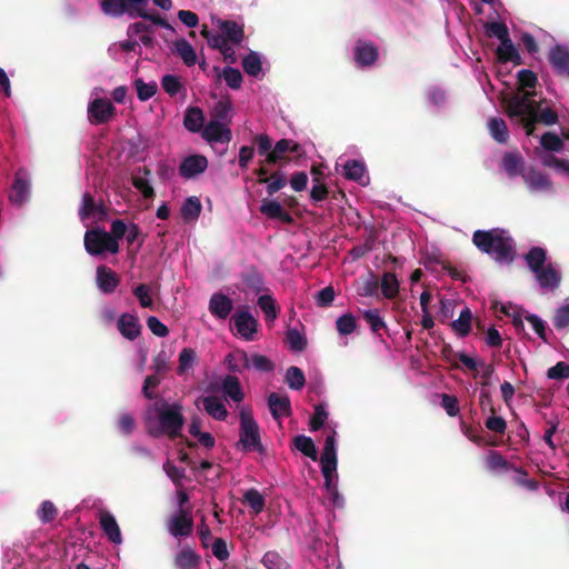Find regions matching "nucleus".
Wrapping results in <instances>:
<instances>
[{"label":"nucleus","mask_w":569,"mask_h":569,"mask_svg":"<svg viewBox=\"0 0 569 569\" xmlns=\"http://www.w3.org/2000/svg\"><path fill=\"white\" fill-rule=\"evenodd\" d=\"M242 280L247 287L254 290H260L263 284V277L256 267L248 268L242 274Z\"/></svg>","instance_id":"603ef678"},{"label":"nucleus","mask_w":569,"mask_h":569,"mask_svg":"<svg viewBox=\"0 0 569 569\" xmlns=\"http://www.w3.org/2000/svg\"><path fill=\"white\" fill-rule=\"evenodd\" d=\"M243 503L248 505L256 515L262 512L266 507L264 497L254 488L248 489L244 492Z\"/></svg>","instance_id":"58836bf2"},{"label":"nucleus","mask_w":569,"mask_h":569,"mask_svg":"<svg viewBox=\"0 0 569 569\" xmlns=\"http://www.w3.org/2000/svg\"><path fill=\"white\" fill-rule=\"evenodd\" d=\"M232 321L237 332L247 341L253 340V335L257 332L258 321L248 310H240L233 315Z\"/></svg>","instance_id":"1a4fd4ad"},{"label":"nucleus","mask_w":569,"mask_h":569,"mask_svg":"<svg viewBox=\"0 0 569 569\" xmlns=\"http://www.w3.org/2000/svg\"><path fill=\"white\" fill-rule=\"evenodd\" d=\"M132 186L141 192L143 198L146 199H152L154 197V190L149 183L148 179L140 177V176H133L132 177Z\"/></svg>","instance_id":"774afa93"},{"label":"nucleus","mask_w":569,"mask_h":569,"mask_svg":"<svg viewBox=\"0 0 569 569\" xmlns=\"http://www.w3.org/2000/svg\"><path fill=\"white\" fill-rule=\"evenodd\" d=\"M336 326L340 335L348 336L356 330L357 321L351 313H346L337 319Z\"/></svg>","instance_id":"13d9d810"},{"label":"nucleus","mask_w":569,"mask_h":569,"mask_svg":"<svg viewBox=\"0 0 569 569\" xmlns=\"http://www.w3.org/2000/svg\"><path fill=\"white\" fill-rule=\"evenodd\" d=\"M167 529L173 537H188L193 531V519L189 510H179L167 522Z\"/></svg>","instance_id":"0eeeda50"},{"label":"nucleus","mask_w":569,"mask_h":569,"mask_svg":"<svg viewBox=\"0 0 569 569\" xmlns=\"http://www.w3.org/2000/svg\"><path fill=\"white\" fill-rule=\"evenodd\" d=\"M202 137L208 142L229 143L232 138V133L231 130L220 121L211 120L203 128Z\"/></svg>","instance_id":"2eb2a0df"},{"label":"nucleus","mask_w":569,"mask_h":569,"mask_svg":"<svg viewBox=\"0 0 569 569\" xmlns=\"http://www.w3.org/2000/svg\"><path fill=\"white\" fill-rule=\"evenodd\" d=\"M37 515L42 523H49V522H52L57 518L58 509L56 508V506L53 505L52 501L44 500L41 503Z\"/></svg>","instance_id":"bf43d9fd"},{"label":"nucleus","mask_w":569,"mask_h":569,"mask_svg":"<svg viewBox=\"0 0 569 569\" xmlns=\"http://www.w3.org/2000/svg\"><path fill=\"white\" fill-rule=\"evenodd\" d=\"M161 86L170 97L176 96L182 88L179 77L174 74L163 76L161 80Z\"/></svg>","instance_id":"69168bd1"},{"label":"nucleus","mask_w":569,"mask_h":569,"mask_svg":"<svg viewBox=\"0 0 569 569\" xmlns=\"http://www.w3.org/2000/svg\"><path fill=\"white\" fill-rule=\"evenodd\" d=\"M328 419V412L326 410V406L323 403H318L315 406V412L310 418V430L311 431H318L320 430L326 420Z\"/></svg>","instance_id":"6e6d98bb"},{"label":"nucleus","mask_w":569,"mask_h":569,"mask_svg":"<svg viewBox=\"0 0 569 569\" xmlns=\"http://www.w3.org/2000/svg\"><path fill=\"white\" fill-rule=\"evenodd\" d=\"M540 144L545 150L558 152L563 148V141L553 132H546L540 138Z\"/></svg>","instance_id":"4d7b16f0"},{"label":"nucleus","mask_w":569,"mask_h":569,"mask_svg":"<svg viewBox=\"0 0 569 569\" xmlns=\"http://www.w3.org/2000/svg\"><path fill=\"white\" fill-rule=\"evenodd\" d=\"M549 62L560 74L569 76V49L557 44L549 52Z\"/></svg>","instance_id":"4be33fe9"},{"label":"nucleus","mask_w":569,"mask_h":569,"mask_svg":"<svg viewBox=\"0 0 569 569\" xmlns=\"http://www.w3.org/2000/svg\"><path fill=\"white\" fill-rule=\"evenodd\" d=\"M98 207L91 193L84 192L82 196V204L79 209V217L82 221L88 220L96 211Z\"/></svg>","instance_id":"680f3d73"},{"label":"nucleus","mask_w":569,"mask_h":569,"mask_svg":"<svg viewBox=\"0 0 569 569\" xmlns=\"http://www.w3.org/2000/svg\"><path fill=\"white\" fill-rule=\"evenodd\" d=\"M149 1L150 0H123L127 14L131 18H141L148 9Z\"/></svg>","instance_id":"052dcab7"},{"label":"nucleus","mask_w":569,"mask_h":569,"mask_svg":"<svg viewBox=\"0 0 569 569\" xmlns=\"http://www.w3.org/2000/svg\"><path fill=\"white\" fill-rule=\"evenodd\" d=\"M133 84L140 101H147L151 99L158 90V86L154 81L147 83L140 78L136 79Z\"/></svg>","instance_id":"09e8293b"},{"label":"nucleus","mask_w":569,"mask_h":569,"mask_svg":"<svg viewBox=\"0 0 569 569\" xmlns=\"http://www.w3.org/2000/svg\"><path fill=\"white\" fill-rule=\"evenodd\" d=\"M201 402L206 412L213 419L219 421L227 419L228 410L221 399L213 396H207L202 397Z\"/></svg>","instance_id":"b1692460"},{"label":"nucleus","mask_w":569,"mask_h":569,"mask_svg":"<svg viewBox=\"0 0 569 569\" xmlns=\"http://www.w3.org/2000/svg\"><path fill=\"white\" fill-rule=\"evenodd\" d=\"M522 177L528 187L533 190L547 189L550 184L548 178L542 172L535 169L522 173Z\"/></svg>","instance_id":"4c0bfd02"},{"label":"nucleus","mask_w":569,"mask_h":569,"mask_svg":"<svg viewBox=\"0 0 569 569\" xmlns=\"http://www.w3.org/2000/svg\"><path fill=\"white\" fill-rule=\"evenodd\" d=\"M259 308L263 311L267 322H273L278 316V308L274 299L269 295H262L257 301Z\"/></svg>","instance_id":"37998d69"},{"label":"nucleus","mask_w":569,"mask_h":569,"mask_svg":"<svg viewBox=\"0 0 569 569\" xmlns=\"http://www.w3.org/2000/svg\"><path fill=\"white\" fill-rule=\"evenodd\" d=\"M268 406L274 420L292 415L291 401L287 395L271 392L268 397Z\"/></svg>","instance_id":"f3484780"},{"label":"nucleus","mask_w":569,"mask_h":569,"mask_svg":"<svg viewBox=\"0 0 569 569\" xmlns=\"http://www.w3.org/2000/svg\"><path fill=\"white\" fill-rule=\"evenodd\" d=\"M261 562L267 569H290V565L277 551H267Z\"/></svg>","instance_id":"de8ad7c7"},{"label":"nucleus","mask_w":569,"mask_h":569,"mask_svg":"<svg viewBox=\"0 0 569 569\" xmlns=\"http://www.w3.org/2000/svg\"><path fill=\"white\" fill-rule=\"evenodd\" d=\"M539 287L542 290L555 291L561 283V272L552 264L548 263L546 267L535 272Z\"/></svg>","instance_id":"9b49d317"},{"label":"nucleus","mask_w":569,"mask_h":569,"mask_svg":"<svg viewBox=\"0 0 569 569\" xmlns=\"http://www.w3.org/2000/svg\"><path fill=\"white\" fill-rule=\"evenodd\" d=\"M486 34L490 38L495 37L500 42L509 38V30L503 22H488L485 24Z\"/></svg>","instance_id":"5fc2aeb1"},{"label":"nucleus","mask_w":569,"mask_h":569,"mask_svg":"<svg viewBox=\"0 0 569 569\" xmlns=\"http://www.w3.org/2000/svg\"><path fill=\"white\" fill-rule=\"evenodd\" d=\"M200 562L201 556L190 547H184L173 558L176 569H199Z\"/></svg>","instance_id":"412c9836"},{"label":"nucleus","mask_w":569,"mask_h":569,"mask_svg":"<svg viewBox=\"0 0 569 569\" xmlns=\"http://www.w3.org/2000/svg\"><path fill=\"white\" fill-rule=\"evenodd\" d=\"M379 287H381V292L387 299H395L399 293V281L395 273L385 272L381 281L379 282Z\"/></svg>","instance_id":"f704fd0d"},{"label":"nucleus","mask_w":569,"mask_h":569,"mask_svg":"<svg viewBox=\"0 0 569 569\" xmlns=\"http://www.w3.org/2000/svg\"><path fill=\"white\" fill-rule=\"evenodd\" d=\"M536 91L512 93L505 99L506 112L510 119H518L526 133L531 136L537 121L538 106L535 101Z\"/></svg>","instance_id":"f03ea898"},{"label":"nucleus","mask_w":569,"mask_h":569,"mask_svg":"<svg viewBox=\"0 0 569 569\" xmlns=\"http://www.w3.org/2000/svg\"><path fill=\"white\" fill-rule=\"evenodd\" d=\"M287 152H292L300 156L301 146L290 139L278 140L271 152L267 154V158L264 159L266 164H277L282 160L288 161L289 159L286 157Z\"/></svg>","instance_id":"6e6552de"},{"label":"nucleus","mask_w":569,"mask_h":569,"mask_svg":"<svg viewBox=\"0 0 569 569\" xmlns=\"http://www.w3.org/2000/svg\"><path fill=\"white\" fill-rule=\"evenodd\" d=\"M242 68L248 76L258 77L262 71L260 56L254 51L244 56L242 59Z\"/></svg>","instance_id":"79ce46f5"},{"label":"nucleus","mask_w":569,"mask_h":569,"mask_svg":"<svg viewBox=\"0 0 569 569\" xmlns=\"http://www.w3.org/2000/svg\"><path fill=\"white\" fill-rule=\"evenodd\" d=\"M472 312L468 307H465L459 318L451 322V328L459 337H467L471 330Z\"/></svg>","instance_id":"473e14b6"},{"label":"nucleus","mask_w":569,"mask_h":569,"mask_svg":"<svg viewBox=\"0 0 569 569\" xmlns=\"http://www.w3.org/2000/svg\"><path fill=\"white\" fill-rule=\"evenodd\" d=\"M84 248L91 256H99L106 251L117 253L119 251V243L111 237L109 232L103 229L94 228L87 230L84 233Z\"/></svg>","instance_id":"39448f33"},{"label":"nucleus","mask_w":569,"mask_h":569,"mask_svg":"<svg viewBox=\"0 0 569 569\" xmlns=\"http://www.w3.org/2000/svg\"><path fill=\"white\" fill-rule=\"evenodd\" d=\"M288 182L287 176L282 170H276L269 176L266 183V191L268 196H273L281 190Z\"/></svg>","instance_id":"a18cd8bd"},{"label":"nucleus","mask_w":569,"mask_h":569,"mask_svg":"<svg viewBox=\"0 0 569 569\" xmlns=\"http://www.w3.org/2000/svg\"><path fill=\"white\" fill-rule=\"evenodd\" d=\"M512 470H515L518 475L515 478V482L530 491H535L539 487V482L531 478H528V472L522 468H516L513 467Z\"/></svg>","instance_id":"0e129e2a"},{"label":"nucleus","mask_w":569,"mask_h":569,"mask_svg":"<svg viewBox=\"0 0 569 569\" xmlns=\"http://www.w3.org/2000/svg\"><path fill=\"white\" fill-rule=\"evenodd\" d=\"M99 525L103 533L113 543H121L122 536L114 516L108 510H101L98 516Z\"/></svg>","instance_id":"dca6fc26"},{"label":"nucleus","mask_w":569,"mask_h":569,"mask_svg":"<svg viewBox=\"0 0 569 569\" xmlns=\"http://www.w3.org/2000/svg\"><path fill=\"white\" fill-rule=\"evenodd\" d=\"M238 446L246 452L263 451L260 439L259 426L250 413L242 411L240 413V439Z\"/></svg>","instance_id":"20e7f679"},{"label":"nucleus","mask_w":569,"mask_h":569,"mask_svg":"<svg viewBox=\"0 0 569 569\" xmlns=\"http://www.w3.org/2000/svg\"><path fill=\"white\" fill-rule=\"evenodd\" d=\"M518 79V91L516 93H525L535 89L538 82L537 74L528 69H522L517 74Z\"/></svg>","instance_id":"ea45409f"},{"label":"nucleus","mask_w":569,"mask_h":569,"mask_svg":"<svg viewBox=\"0 0 569 569\" xmlns=\"http://www.w3.org/2000/svg\"><path fill=\"white\" fill-rule=\"evenodd\" d=\"M362 317L366 320V322L369 325L371 331L373 333H379L381 329L386 328V322L380 316V312L378 309H368L362 311Z\"/></svg>","instance_id":"8fccbe9b"},{"label":"nucleus","mask_w":569,"mask_h":569,"mask_svg":"<svg viewBox=\"0 0 569 569\" xmlns=\"http://www.w3.org/2000/svg\"><path fill=\"white\" fill-rule=\"evenodd\" d=\"M259 211L270 220H279L287 224L295 222L293 217L277 200L262 199Z\"/></svg>","instance_id":"4468645a"},{"label":"nucleus","mask_w":569,"mask_h":569,"mask_svg":"<svg viewBox=\"0 0 569 569\" xmlns=\"http://www.w3.org/2000/svg\"><path fill=\"white\" fill-rule=\"evenodd\" d=\"M293 448L313 461L318 460V451L313 440L305 435L296 436L292 439Z\"/></svg>","instance_id":"7c9ffc66"},{"label":"nucleus","mask_w":569,"mask_h":569,"mask_svg":"<svg viewBox=\"0 0 569 569\" xmlns=\"http://www.w3.org/2000/svg\"><path fill=\"white\" fill-rule=\"evenodd\" d=\"M503 170L509 177H516L522 174L523 161L518 153L507 152L502 157L501 161Z\"/></svg>","instance_id":"72a5a7b5"},{"label":"nucleus","mask_w":569,"mask_h":569,"mask_svg":"<svg viewBox=\"0 0 569 569\" xmlns=\"http://www.w3.org/2000/svg\"><path fill=\"white\" fill-rule=\"evenodd\" d=\"M178 375H183L191 369L197 362V353L192 348H183L179 353Z\"/></svg>","instance_id":"c03bdc74"},{"label":"nucleus","mask_w":569,"mask_h":569,"mask_svg":"<svg viewBox=\"0 0 569 569\" xmlns=\"http://www.w3.org/2000/svg\"><path fill=\"white\" fill-rule=\"evenodd\" d=\"M233 309L232 300L223 293H213L209 301V311L219 319H227Z\"/></svg>","instance_id":"aec40b11"},{"label":"nucleus","mask_w":569,"mask_h":569,"mask_svg":"<svg viewBox=\"0 0 569 569\" xmlns=\"http://www.w3.org/2000/svg\"><path fill=\"white\" fill-rule=\"evenodd\" d=\"M523 258L528 268L533 273L547 266V251L541 247L530 248Z\"/></svg>","instance_id":"cd10ccee"},{"label":"nucleus","mask_w":569,"mask_h":569,"mask_svg":"<svg viewBox=\"0 0 569 569\" xmlns=\"http://www.w3.org/2000/svg\"><path fill=\"white\" fill-rule=\"evenodd\" d=\"M101 10L110 17H121L127 13L123 0H101Z\"/></svg>","instance_id":"3c124183"},{"label":"nucleus","mask_w":569,"mask_h":569,"mask_svg":"<svg viewBox=\"0 0 569 569\" xmlns=\"http://www.w3.org/2000/svg\"><path fill=\"white\" fill-rule=\"evenodd\" d=\"M218 79L223 78L227 86L232 90H238L242 86L243 77L240 70L232 68V67H226L220 72V69L218 67L213 68Z\"/></svg>","instance_id":"2f4dec72"},{"label":"nucleus","mask_w":569,"mask_h":569,"mask_svg":"<svg viewBox=\"0 0 569 569\" xmlns=\"http://www.w3.org/2000/svg\"><path fill=\"white\" fill-rule=\"evenodd\" d=\"M218 28L226 38V43L238 46L246 37L243 26L234 20H219Z\"/></svg>","instance_id":"6ab92c4d"},{"label":"nucleus","mask_w":569,"mask_h":569,"mask_svg":"<svg viewBox=\"0 0 569 569\" xmlns=\"http://www.w3.org/2000/svg\"><path fill=\"white\" fill-rule=\"evenodd\" d=\"M473 244L491 256L499 263H512L516 258L513 239L502 229L476 230L472 234Z\"/></svg>","instance_id":"f257e3e1"},{"label":"nucleus","mask_w":569,"mask_h":569,"mask_svg":"<svg viewBox=\"0 0 569 569\" xmlns=\"http://www.w3.org/2000/svg\"><path fill=\"white\" fill-rule=\"evenodd\" d=\"M181 410L182 407L179 403L168 405L163 402L158 415L160 430H150V435L158 437L160 433H164L172 439L179 437L184 425Z\"/></svg>","instance_id":"7ed1b4c3"},{"label":"nucleus","mask_w":569,"mask_h":569,"mask_svg":"<svg viewBox=\"0 0 569 569\" xmlns=\"http://www.w3.org/2000/svg\"><path fill=\"white\" fill-rule=\"evenodd\" d=\"M117 328L121 336L130 341L136 340L141 333V325L138 317L128 312L119 317Z\"/></svg>","instance_id":"a211bd4d"},{"label":"nucleus","mask_w":569,"mask_h":569,"mask_svg":"<svg viewBox=\"0 0 569 569\" xmlns=\"http://www.w3.org/2000/svg\"><path fill=\"white\" fill-rule=\"evenodd\" d=\"M366 173V166L360 160H348L343 164V176L348 180L361 182Z\"/></svg>","instance_id":"c9c22d12"},{"label":"nucleus","mask_w":569,"mask_h":569,"mask_svg":"<svg viewBox=\"0 0 569 569\" xmlns=\"http://www.w3.org/2000/svg\"><path fill=\"white\" fill-rule=\"evenodd\" d=\"M96 282L101 292L110 295L120 283V277L111 268L101 264L97 267Z\"/></svg>","instance_id":"ddd939ff"},{"label":"nucleus","mask_w":569,"mask_h":569,"mask_svg":"<svg viewBox=\"0 0 569 569\" xmlns=\"http://www.w3.org/2000/svg\"><path fill=\"white\" fill-rule=\"evenodd\" d=\"M486 465L489 470H510L513 467L510 462L498 451H489L486 458Z\"/></svg>","instance_id":"49530a36"},{"label":"nucleus","mask_w":569,"mask_h":569,"mask_svg":"<svg viewBox=\"0 0 569 569\" xmlns=\"http://www.w3.org/2000/svg\"><path fill=\"white\" fill-rule=\"evenodd\" d=\"M320 461H338L335 430H332L331 433L326 437Z\"/></svg>","instance_id":"864d4df0"},{"label":"nucleus","mask_w":569,"mask_h":569,"mask_svg":"<svg viewBox=\"0 0 569 569\" xmlns=\"http://www.w3.org/2000/svg\"><path fill=\"white\" fill-rule=\"evenodd\" d=\"M204 114L198 107H189L183 118L184 127L191 132H199L203 128Z\"/></svg>","instance_id":"c85d7f7f"},{"label":"nucleus","mask_w":569,"mask_h":569,"mask_svg":"<svg viewBox=\"0 0 569 569\" xmlns=\"http://www.w3.org/2000/svg\"><path fill=\"white\" fill-rule=\"evenodd\" d=\"M173 52L181 58L187 67H192L197 63L196 50L184 38L173 42Z\"/></svg>","instance_id":"bb28decb"},{"label":"nucleus","mask_w":569,"mask_h":569,"mask_svg":"<svg viewBox=\"0 0 569 569\" xmlns=\"http://www.w3.org/2000/svg\"><path fill=\"white\" fill-rule=\"evenodd\" d=\"M284 381L290 389L300 390L306 385V377L300 368L291 366L287 369Z\"/></svg>","instance_id":"a19ab883"},{"label":"nucleus","mask_w":569,"mask_h":569,"mask_svg":"<svg viewBox=\"0 0 569 569\" xmlns=\"http://www.w3.org/2000/svg\"><path fill=\"white\" fill-rule=\"evenodd\" d=\"M221 389L226 397L237 403L241 402L244 398L240 381L236 376L227 375L221 380Z\"/></svg>","instance_id":"a878e982"},{"label":"nucleus","mask_w":569,"mask_h":569,"mask_svg":"<svg viewBox=\"0 0 569 569\" xmlns=\"http://www.w3.org/2000/svg\"><path fill=\"white\" fill-rule=\"evenodd\" d=\"M29 182L20 174V172L16 173L14 181L12 184V189L10 192V201L18 206L24 203L29 197Z\"/></svg>","instance_id":"393cba45"},{"label":"nucleus","mask_w":569,"mask_h":569,"mask_svg":"<svg viewBox=\"0 0 569 569\" xmlns=\"http://www.w3.org/2000/svg\"><path fill=\"white\" fill-rule=\"evenodd\" d=\"M116 114L114 106L107 99L97 98L89 103L88 119L92 124H102Z\"/></svg>","instance_id":"423d86ee"},{"label":"nucleus","mask_w":569,"mask_h":569,"mask_svg":"<svg viewBox=\"0 0 569 569\" xmlns=\"http://www.w3.org/2000/svg\"><path fill=\"white\" fill-rule=\"evenodd\" d=\"M552 325L557 330H562L569 327V303L561 306L556 310Z\"/></svg>","instance_id":"338daca9"},{"label":"nucleus","mask_w":569,"mask_h":569,"mask_svg":"<svg viewBox=\"0 0 569 569\" xmlns=\"http://www.w3.org/2000/svg\"><path fill=\"white\" fill-rule=\"evenodd\" d=\"M202 210V206L200 200L192 196L184 200L181 206L180 212L181 217L186 222H193L198 220Z\"/></svg>","instance_id":"c756f323"},{"label":"nucleus","mask_w":569,"mask_h":569,"mask_svg":"<svg viewBox=\"0 0 569 569\" xmlns=\"http://www.w3.org/2000/svg\"><path fill=\"white\" fill-rule=\"evenodd\" d=\"M490 134L498 143H507L509 139V132L507 124L501 118H491L489 120Z\"/></svg>","instance_id":"e433bc0d"},{"label":"nucleus","mask_w":569,"mask_h":569,"mask_svg":"<svg viewBox=\"0 0 569 569\" xmlns=\"http://www.w3.org/2000/svg\"><path fill=\"white\" fill-rule=\"evenodd\" d=\"M208 160L204 156L192 154L186 157L179 166V174L186 179H191L206 171Z\"/></svg>","instance_id":"f8f14e48"},{"label":"nucleus","mask_w":569,"mask_h":569,"mask_svg":"<svg viewBox=\"0 0 569 569\" xmlns=\"http://www.w3.org/2000/svg\"><path fill=\"white\" fill-rule=\"evenodd\" d=\"M287 340L290 345L291 350L302 351L307 347V339L297 329H289L287 332Z\"/></svg>","instance_id":"e2e57ef3"},{"label":"nucleus","mask_w":569,"mask_h":569,"mask_svg":"<svg viewBox=\"0 0 569 569\" xmlns=\"http://www.w3.org/2000/svg\"><path fill=\"white\" fill-rule=\"evenodd\" d=\"M497 58L500 62H512L515 66L522 63L521 57L513 46L510 37L500 42L497 51Z\"/></svg>","instance_id":"5701e85b"},{"label":"nucleus","mask_w":569,"mask_h":569,"mask_svg":"<svg viewBox=\"0 0 569 569\" xmlns=\"http://www.w3.org/2000/svg\"><path fill=\"white\" fill-rule=\"evenodd\" d=\"M353 57L359 66L371 67L378 60V47L372 42L359 39L353 48Z\"/></svg>","instance_id":"9d476101"}]
</instances>
